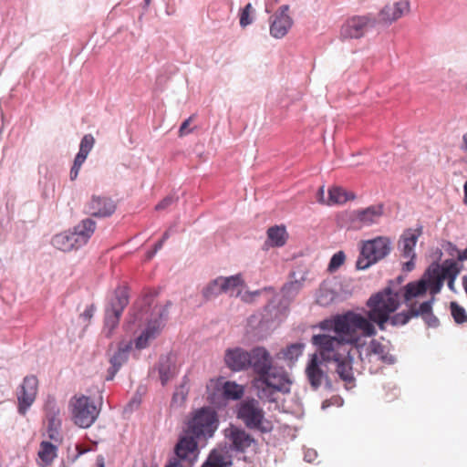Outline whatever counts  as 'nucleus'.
I'll return each mask as SVG.
<instances>
[{"instance_id":"nucleus-1","label":"nucleus","mask_w":467,"mask_h":467,"mask_svg":"<svg viewBox=\"0 0 467 467\" xmlns=\"http://www.w3.org/2000/svg\"><path fill=\"white\" fill-rule=\"evenodd\" d=\"M219 420L216 412L207 407L201 408L192 413L187 423V435L180 439L175 446V454L180 462L191 467L197 456L196 439L211 438L218 428Z\"/></svg>"},{"instance_id":"nucleus-2","label":"nucleus","mask_w":467,"mask_h":467,"mask_svg":"<svg viewBox=\"0 0 467 467\" xmlns=\"http://www.w3.org/2000/svg\"><path fill=\"white\" fill-rule=\"evenodd\" d=\"M150 300V298L145 299L143 304L135 306L130 315V324L138 323L141 326L146 323V328L135 340V347L138 349L147 348L149 343L157 337L169 314L171 302H167L164 306L151 309Z\"/></svg>"},{"instance_id":"nucleus-3","label":"nucleus","mask_w":467,"mask_h":467,"mask_svg":"<svg viewBox=\"0 0 467 467\" xmlns=\"http://www.w3.org/2000/svg\"><path fill=\"white\" fill-rule=\"evenodd\" d=\"M363 336L360 332H350L349 335L330 336L327 334L314 335L312 343L317 347V356L324 362L339 360L348 357V345L358 347Z\"/></svg>"},{"instance_id":"nucleus-4","label":"nucleus","mask_w":467,"mask_h":467,"mask_svg":"<svg viewBox=\"0 0 467 467\" xmlns=\"http://www.w3.org/2000/svg\"><path fill=\"white\" fill-rule=\"evenodd\" d=\"M368 310L364 316L373 326L378 325L380 330L386 329L389 322V315L399 308V289L392 286L371 296L367 302Z\"/></svg>"},{"instance_id":"nucleus-5","label":"nucleus","mask_w":467,"mask_h":467,"mask_svg":"<svg viewBox=\"0 0 467 467\" xmlns=\"http://www.w3.org/2000/svg\"><path fill=\"white\" fill-rule=\"evenodd\" d=\"M320 328L334 331L336 335H349L350 332H360L364 337H370L377 334L375 326L363 315L353 311H348L335 316L332 319L322 321Z\"/></svg>"},{"instance_id":"nucleus-6","label":"nucleus","mask_w":467,"mask_h":467,"mask_svg":"<svg viewBox=\"0 0 467 467\" xmlns=\"http://www.w3.org/2000/svg\"><path fill=\"white\" fill-rule=\"evenodd\" d=\"M308 271L306 268H300L293 271L289 275V281L282 287L283 300L280 306H276L275 298H273L265 306V311L269 314V319H279L287 308L288 304L298 295L307 280ZM268 320V317H267Z\"/></svg>"},{"instance_id":"nucleus-7","label":"nucleus","mask_w":467,"mask_h":467,"mask_svg":"<svg viewBox=\"0 0 467 467\" xmlns=\"http://www.w3.org/2000/svg\"><path fill=\"white\" fill-rule=\"evenodd\" d=\"M443 282L444 276H441L440 265L432 264L420 280L405 285L404 301L408 303L412 298L424 295L428 289L431 296L435 297L441 292Z\"/></svg>"},{"instance_id":"nucleus-8","label":"nucleus","mask_w":467,"mask_h":467,"mask_svg":"<svg viewBox=\"0 0 467 467\" xmlns=\"http://www.w3.org/2000/svg\"><path fill=\"white\" fill-rule=\"evenodd\" d=\"M391 244V240L386 236H378L363 242L360 254L356 262L357 269L365 270L385 258L392 249Z\"/></svg>"},{"instance_id":"nucleus-9","label":"nucleus","mask_w":467,"mask_h":467,"mask_svg":"<svg viewBox=\"0 0 467 467\" xmlns=\"http://www.w3.org/2000/svg\"><path fill=\"white\" fill-rule=\"evenodd\" d=\"M291 380L287 373H273L271 377L254 379L253 386L257 390V396L261 400L274 402L276 400V393H289Z\"/></svg>"},{"instance_id":"nucleus-10","label":"nucleus","mask_w":467,"mask_h":467,"mask_svg":"<svg viewBox=\"0 0 467 467\" xmlns=\"http://www.w3.org/2000/svg\"><path fill=\"white\" fill-rule=\"evenodd\" d=\"M237 418L251 430H259L262 432L271 431V427L264 425L265 412L258 400L245 399L237 406Z\"/></svg>"},{"instance_id":"nucleus-11","label":"nucleus","mask_w":467,"mask_h":467,"mask_svg":"<svg viewBox=\"0 0 467 467\" xmlns=\"http://www.w3.org/2000/svg\"><path fill=\"white\" fill-rule=\"evenodd\" d=\"M256 375L255 379L271 377L272 374L286 373L284 368L274 365L273 358L264 347H254L250 350L249 368Z\"/></svg>"},{"instance_id":"nucleus-12","label":"nucleus","mask_w":467,"mask_h":467,"mask_svg":"<svg viewBox=\"0 0 467 467\" xmlns=\"http://www.w3.org/2000/svg\"><path fill=\"white\" fill-rule=\"evenodd\" d=\"M70 406L73 420L80 428L90 427L99 415V410L94 401L87 396L74 397L70 400Z\"/></svg>"},{"instance_id":"nucleus-13","label":"nucleus","mask_w":467,"mask_h":467,"mask_svg":"<svg viewBox=\"0 0 467 467\" xmlns=\"http://www.w3.org/2000/svg\"><path fill=\"white\" fill-rule=\"evenodd\" d=\"M377 24L378 20L373 14L354 16L342 25L340 36L343 39L360 38L373 29Z\"/></svg>"},{"instance_id":"nucleus-14","label":"nucleus","mask_w":467,"mask_h":467,"mask_svg":"<svg viewBox=\"0 0 467 467\" xmlns=\"http://www.w3.org/2000/svg\"><path fill=\"white\" fill-rule=\"evenodd\" d=\"M128 304L129 296L127 292L124 289L116 290L114 297L105 310L104 322L107 337H109L113 329L119 325L122 312Z\"/></svg>"},{"instance_id":"nucleus-15","label":"nucleus","mask_w":467,"mask_h":467,"mask_svg":"<svg viewBox=\"0 0 467 467\" xmlns=\"http://www.w3.org/2000/svg\"><path fill=\"white\" fill-rule=\"evenodd\" d=\"M306 375L314 390H317L321 386H324L327 390L333 389L332 381L327 373L326 362L320 360L317 354H313L309 359L306 368Z\"/></svg>"},{"instance_id":"nucleus-16","label":"nucleus","mask_w":467,"mask_h":467,"mask_svg":"<svg viewBox=\"0 0 467 467\" xmlns=\"http://www.w3.org/2000/svg\"><path fill=\"white\" fill-rule=\"evenodd\" d=\"M420 234V229L416 231L408 229L400 236L398 244V249L404 258H409V261L402 265V270L404 272H410L415 268V246Z\"/></svg>"},{"instance_id":"nucleus-17","label":"nucleus","mask_w":467,"mask_h":467,"mask_svg":"<svg viewBox=\"0 0 467 467\" xmlns=\"http://www.w3.org/2000/svg\"><path fill=\"white\" fill-rule=\"evenodd\" d=\"M46 419L47 421V437L55 441L61 442L62 437L60 434L61 419L60 409L54 398L48 397L45 403Z\"/></svg>"},{"instance_id":"nucleus-18","label":"nucleus","mask_w":467,"mask_h":467,"mask_svg":"<svg viewBox=\"0 0 467 467\" xmlns=\"http://www.w3.org/2000/svg\"><path fill=\"white\" fill-rule=\"evenodd\" d=\"M383 215V205H370L365 209L355 210L350 213V221L353 228L371 226L378 223Z\"/></svg>"},{"instance_id":"nucleus-19","label":"nucleus","mask_w":467,"mask_h":467,"mask_svg":"<svg viewBox=\"0 0 467 467\" xmlns=\"http://www.w3.org/2000/svg\"><path fill=\"white\" fill-rule=\"evenodd\" d=\"M38 380L36 377L26 376L21 385V389L17 393V411L21 415H26L28 409L34 403L37 393Z\"/></svg>"},{"instance_id":"nucleus-20","label":"nucleus","mask_w":467,"mask_h":467,"mask_svg":"<svg viewBox=\"0 0 467 467\" xmlns=\"http://www.w3.org/2000/svg\"><path fill=\"white\" fill-rule=\"evenodd\" d=\"M289 5H281L270 18V35L276 39L283 38L293 26V19L289 16Z\"/></svg>"},{"instance_id":"nucleus-21","label":"nucleus","mask_w":467,"mask_h":467,"mask_svg":"<svg viewBox=\"0 0 467 467\" xmlns=\"http://www.w3.org/2000/svg\"><path fill=\"white\" fill-rule=\"evenodd\" d=\"M225 437L230 441V448L239 452L245 451L254 443V439L249 433L233 425L225 430Z\"/></svg>"},{"instance_id":"nucleus-22","label":"nucleus","mask_w":467,"mask_h":467,"mask_svg":"<svg viewBox=\"0 0 467 467\" xmlns=\"http://www.w3.org/2000/svg\"><path fill=\"white\" fill-rule=\"evenodd\" d=\"M115 210V202L105 196H92L86 205V213L90 216L99 218L109 217Z\"/></svg>"},{"instance_id":"nucleus-23","label":"nucleus","mask_w":467,"mask_h":467,"mask_svg":"<svg viewBox=\"0 0 467 467\" xmlns=\"http://www.w3.org/2000/svg\"><path fill=\"white\" fill-rule=\"evenodd\" d=\"M131 348V341L120 342L118 345L117 350L109 358L110 367L108 369L107 380H112L120 368L128 361Z\"/></svg>"},{"instance_id":"nucleus-24","label":"nucleus","mask_w":467,"mask_h":467,"mask_svg":"<svg viewBox=\"0 0 467 467\" xmlns=\"http://www.w3.org/2000/svg\"><path fill=\"white\" fill-rule=\"evenodd\" d=\"M176 356L172 353L161 355L158 362V372L161 383L165 386L179 373Z\"/></svg>"},{"instance_id":"nucleus-25","label":"nucleus","mask_w":467,"mask_h":467,"mask_svg":"<svg viewBox=\"0 0 467 467\" xmlns=\"http://www.w3.org/2000/svg\"><path fill=\"white\" fill-rule=\"evenodd\" d=\"M250 351L242 348L227 349L224 356L226 366L233 371H241L249 368Z\"/></svg>"},{"instance_id":"nucleus-26","label":"nucleus","mask_w":467,"mask_h":467,"mask_svg":"<svg viewBox=\"0 0 467 467\" xmlns=\"http://www.w3.org/2000/svg\"><path fill=\"white\" fill-rule=\"evenodd\" d=\"M95 230L96 222L90 218H86L80 221L70 231L73 241L77 244L78 247L80 248L88 242Z\"/></svg>"},{"instance_id":"nucleus-27","label":"nucleus","mask_w":467,"mask_h":467,"mask_svg":"<svg viewBox=\"0 0 467 467\" xmlns=\"http://www.w3.org/2000/svg\"><path fill=\"white\" fill-rule=\"evenodd\" d=\"M409 10L410 3L408 1H400L392 5H387L379 13L378 23L391 24L405 13H408Z\"/></svg>"},{"instance_id":"nucleus-28","label":"nucleus","mask_w":467,"mask_h":467,"mask_svg":"<svg viewBox=\"0 0 467 467\" xmlns=\"http://www.w3.org/2000/svg\"><path fill=\"white\" fill-rule=\"evenodd\" d=\"M435 297L421 303L419 307L411 306V315L414 317H420L429 327L436 328L440 326L439 318L432 312V305Z\"/></svg>"},{"instance_id":"nucleus-29","label":"nucleus","mask_w":467,"mask_h":467,"mask_svg":"<svg viewBox=\"0 0 467 467\" xmlns=\"http://www.w3.org/2000/svg\"><path fill=\"white\" fill-rule=\"evenodd\" d=\"M370 353L378 356L379 359L388 365H393L396 362V357L390 353L389 347L383 345L376 339L369 343Z\"/></svg>"},{"instance_id":"nucleus-30","label":"nucleus","mask_w":467,"mask_h":467,"mask_svg":"<svg viewBox=\"0 0 467 467\" xmlns=\"http://www.w3.org/2000/svg\"><path fill=\"white\" fill-rule=\"evenodd\" d=\"M441 266V276H444V280L448 279V287L451 291L455 292L454 282L458 275L461 272V268L458 264L451 260H445Z\"/></svg>"},{"instance_id":"nucleus-31","label":"nucleus","mask_w":467,"mask_h":467,"mask_svg":"<svg viewBox=\"0 0 467 467\" xmlns=\"http://www.w3.org/2000/svg\"><path fill=\"white\" fill-rule=\"evenodd\" d=\"M37 454L41 461L40 466H49L57 456V446L50 441H43L40 442Z\"/></svg>"},{"instance_id":"nucleus-32","label":"nucleus","mask_w":467,"mask_h":467,"mask_svg":"<svg viewBox=\"0 0 467 467\" xmlns=\"http://www.w3.org/2000/svg\"><path fill=\"white\" fill-rule=\"evenodd\" d=\"M356 195L348 192L342 187L333 186L328 190V199L327 200V205L343 204L349 200H354Z\"/></svg>"},{"instance_id":"nucleus-33","label":"nucleus","mask_w":467,"mask_h":467,"mask_svg":"<svg viewBox=\"0 0 467 467\" xmlns=\"http://www.w3.org/2000/svg\"><path fill=\"white\" fill-rule=\"evenodd\" d=\"M352 357L350 356V351H348V357L344 358H339V360H333V362L337 363L336 371L339 378L347 382L351 383L354 380L353 371H352Z\"/></svg>"},{"instance_id":"nucleus-34","label":"nucleus","mask_w":467,"mask_h":467,"mask_svg":"<svg viewBox=\"0 0 467 467\" xmlns=\"http://www.w3.org/2000/svg\"><path fill=\"white\" fill-rule=\"evenodd\" d=\"M52 244L55 248L64 252L78 249L77 244L73 241L70 230L56 234L52 238Z\"/></svg>"},{"instance_id":"nucleus-35","label":"nucleus","mask_w":467,"mask_h":467,"mask_svg":"<svg viewBox=\"0 0 467 467\" xmlns=\"http://www.w3.org/2000/svg\"><path fill=\"white\" fill-rule=\"evenodd\" d=\"M231 463L229 456L224 451L213 450L202 467H227Z\"/></svg>"},{"instance_id":"nucleus-36","label":"nucleus","mask_w":467,"mask_h":467,"mask_svg":"<svg viewBox=\"0 0 467 467\" xmlns=\"http://www.w3.org/2000/svg\"><path fill=\"white\" fill-rule=\"evenodd\" d=\"M188 384L189 379L185 375L182 378V383L175 389L173 392L171 398L172 406L181 407L184 403L189 393Z\"/></svg>"},{"instance_id":"nucleus-37","label":"nucleus","mask_w":467,"mask_h":467,"mask_svg":"<svg viewBox=\"0 0 467 467\" xmlns=\"http://www.w3.org/2000/svg\"><path fill=\"white\" fill-rule=\"evenodd\" d=\"M244 393V386L234 381H226L223 386V394L228 400H239Z\"/></svg>"},{"instance_id":"nucleus-38","label":"nucleus","mask_w":467,"mask_h":467,"mask_svg":"<svg viewBox=\"0 0 467 467\" xmlns=\"http://www.w3.org/2000/svg\"><path fill=\"white\" fill-rule=\"evenodd\" d=\"M337 297V294L336 291L330 288L327 285H323L318 290L317 303L322 306H327L332 304Z\"/></svg>"},{"instance_id":"nucleus-39","label":"nucleus","mask_w":467,"mask_h":467,"mask_svg":"<svg viewBox=\"0 0 467 467\" xmlns=\"http://www.w3.org/2000/svg\"><path fill=\"white\" fill-rule=\"evenodd\" d=\"M221 287L223 293L233 295L234 291L243 285L241 275H234L228 277L220 276Z\"/></svg>"},{"instance_id":"nucleus-40","label":"nucleus","mask_w":467,"mask_h":467,"mask_svg":"<svg viewBox=\"0 0 467 467\" xmlns=\"http://www.w3.org/2000/svg\"><path fill=\"white\" fill-rule=\"evenodd\" d=\"M267 236L275 246H282L285 244V228L284 226L270 227L267 231Z\"/></svg>"},{"instance_id":"nucleus-41","label":"nucleus","mask_w":467,"mask_h":467,"mask_svg":"<svg viewBox=\"0 0 467 467\" xmlns=\"http://www.w3.org/2000/svg\"><path fill=\"white\" fill-rule=\"evenodd\" d=\"M223 293V287H221L220 276L211 281L202 289V296L205 300H211Z\"/></svg>"},{"instance_id":"nucleus-42","label":"nucleus","mask_w":467,"mask_h":467,"mask_svg":"<svg viewBox=\"0 0 467 467\" xmlns=\"http://www.w3.org/2000/svg\"><path fill=\"white\" fill-rule=\"evenodd\" d=\"M304 345L300 343H295L283 349L282 354L285 359L293 361L298 358L302 355Z\"/></svg>"},{"instance_id":"nucleus-43","label":"nucleus","mask_w":467,"mask_h":467,"mask_svg":"<svg viewBox=\"0 0 467 467\" xmlns=\"http://www.w3.org/2000/svg\"><path fill=\"white\" fill-rule=\"evenodd\" d=\"M451 313L457 324H463L467 322V314L465 309L458 305L456 302H451Z\"/></svg>"},{"instance_id":"nucleus-44","label":"nucleus","mask_w":467,"mask_h":467,"mask_svg":"<svg viewBox=\"0 0 467 467\" xmlns=\"http://www.w3.org/2000/svg\"><path fill=\"white\" fill-rule=\"evenodd\" d=\"M414 317V316L411 315V307L407 312H400L397 313L394 316H389V323L396 327V326H402L407 324L410 318Z\"/></svg>"},{"instance_id":"nucleus-45","label":"nucleus","mask_w":467,"mask_h":467,"mask_svg":"<svg viewBox=\"0 0 467 467\" xmlns=\"http://www.w3.org/2000/svg\"><path fill=\"white\" fill-rule=\"evenodd\" d=\"M346 255L343 251H338L333 254L328 264L327 270L330 273L337 271L345 262Z\"/></svg>"},{"instance_id":"nucleus-46","label":"nucleus","mask_w":467,"mask_h":467,"mask_svg":"<svg viewBox=\"0 0 467 467\" xmlns=\"http://www.w3.org/2000/svg\"><path fill=\"white\" fill-rule=\"evenodd\" d=\"M95 143L94 137L91 134H86L80 141L78 152L88 156Z\"/></svg>"},{"instance_id":"nucleus-47","label":"nucleus","mask_w":467,"mask_h":467,"mask_svg":"<svg viewBox=\"0 0 467 467\" xmlns=\"http://www.w3.org/2000/svg\"><path fill=\"white\" fill-rule=\"evenodd\" d=\"M253 11L252 4L248 3L242 10L240 14V26L245 27L253 23V18L250 16V13Z\"/></svg>"},{"instance_id":"nucleus-48","label":"nucleus","mask_w":467,"mask_h":467,"mask_svg":"<svg viewBox=\"0 0 467 467\" xmlns=\"http://www.w3.org/2000/svg\"><path fill=\"white\" fill-rule=\"evenodd\" d=\"M178 201V197L173 194L166 196L163 200H161L155 207L157 211L165 210L174 202Z\"/></svg>"},{"instance_id":"nucleus-49","label":"nucleus","mask_w":467,"mask_h":467,"mask_svg":"<svg viewBox=\"0 0 467 467\" xmlns=\"http://www.w3.org/2000/svg\"><path fill=\"white\" fill-rule=\"evenodd\" d=\"M404 281V277L402 275H399L395 280H391L389 283L387 287L392 286L396 289H399V301L400 300L401 292H405V286L402 288L400 286L401 283Z\"/></svg>"},{"instance_id":"nucleus-50","label":"nucleus","mask_w":467,"mask_h":467,"mask_svg":"<svg viewBox=\"0 0 467 467\" xmlns=\"http://www.w3.org/2000/svg\"><path fill=\"white\" fill-rule=\"evenodd\" d=\"M193 119H194V115L190 116L187 119H185L182 123V125L180 127V130H179V136L180 137H183V136L189 134L192 131V130H189L188 128H189V126H190V124H191V122L192 121Z\"/></svg>"},{"instance_id":"nucleus-51","label":"nucleus","mask_w":467,"mask_h":467,"mask_svg":"<svg viewBox=\"0 0 467 467\" xmlns=\"http://www.w3.org/2000/svg\"><path fill=\"white\" fill-rule=\"evenodd\" d=\"M94 312L95 306L94 305H90L85 309V311L82 314H80L79 318H81L83 322L87 323L92 318Z\"/></svg>"},{"instance_id":"nucleus-52","label":"nucleus","mask_w":467,"mask_h":467,"mask_svg":"<svg viewBox=\"0 0 467 467\" xmlns=\"http://www.w3.org/2000/svg\"><path fill=\"white\" fill-rule=\"evenodd\" d=\"M88 156L82 154V152H78V154L75 157L73 166H76L78 168H81L82 164L85 162Z\"/></svg>"},{"instance_id":"nucleus-53","label":"nucleus","mask_w":467,"mask_h":467,"mask_svg":"<svg viewBox=\"0 0 467 467\" xmlns=\"http://www.w3.org/2000/svg\"><path fill=\"white\" fill-rule=\"evenodd\" d=\"M262 293V290H255L254 292H248L243 296V299L245 302H252L254 297L260 296Z\"/></svg>"},{"instance_id":"nucleus-54","label":"nucleus","mask_w":467,"mask_h":467,"mask_svg":"<svg viewBox=\"0 0 467 467\" xmlns=\"http://www.w3.org/2000/svg\"><path fill=\"white\" fill-rule=\"evenodd\" d=\"M317 451L312 449H308L304 455V459L307 462H312L317 458Z\"/></svg>"},{"instance_id":"nucleus-55","label":"nucleus","mask_w":467,"mask_h":467,"mask_svg":"<svg viewBox=\"0 0 467 467\" xmlns=\"http://www.w3.org/2000/svg\"><path fill=\"white\" fill-rule=\"evenodd\" d=\"M317 202L322 204H327V201L325 200V189L324 186H321L317 193Z\"/></svg>"},{"instance_id":"nucleus-56","label":"nucleus","mask_w":467,"mask_h":467,"mask_svg":"<svg viewBox=\"0 0 467 467\" xmlns=\"http://www.w3.org/2000/svg\"><path fill=\"white\" fill-rule=\"evenodd\" d=\"M165 467H186L177 459H171Z\"/></svg>"},{"instance_id":"nucleus-57","label":"nucleus","mask_w":467,"mask_h":467,"mask_svg":"<svg viewBox=\"0 0 467 467\" xmlns=\"http://www.w3.org/2000/svg\"><path fill=\"white\" fill-rule=\"evenodd\" d=\"M79 170H80V168H78L76 166L71 167L70 174H69L71 181H74L77 179V177L78 176Z\"/></svg>"},{"instance_id":"nucleus-58","label":"nucleus","mask_w":467,"mask_h":467,"mask_svg":"<svg viewBox=\"0 0 467 467\" xmlns=\"http://www.w3.org/2000/svg\"><path fill=\"white\" fill-rule=\"evenodd\" d=\"M461 150L467 152V132L462 136V142L460 146Z\"/></svg>"},{"instance_id":"nucleus-59","label":"nucleus","mask_w":467,"mask_h":467,"mask_svg":"<svg viewBox=\"0 0 467 467\" xmlns=\"http://www.w3.org/2000/svg\"><path fill=\"white\" fill-rule=\"evenodd\" d=\"M458 259L460 261H466L467 260V247L462 250V251H459L458 253Z\"/></svg>"},{"instance_id":"nucleus-60","label":"nucleus","mask_w":467,"mask_h":467,"mask_svg":"<svg viewBox=\"0 0 467 467\" xmlns=\"http://www.w3.org/2000/svg\"><path fill=\"white\" fill-rule=\"evenodd\" d=\"M163 244H164L163 240H160L159 242H157L153 248L155 250V252H158L159 250H161V247L163 246Z\"/></svg>"},{"instance_id":"nucleus-61","label":"nucleus","mask_w":467,"mask_h":467,"mask_svg":"<svg viewBox=\"0 0 467 467\" xmlns=\"http://www.w3.org/2000/svg\"><path fill=\"white\" fill-rule=\"evenodd\" d=\"M171 232V228L168 229L162 235L161 240H163V243L170 237Z\"/></svg>"},{"instance_id":"nucleus-62","label":"nucleus","mask_w":467,"mask_h":467,"mask_svg":"<svg viewBox=\"0 0 467 467\" xmlns=\"http://www.w3.org/2000/svg\"><path fill=\"white\" fill-rule=\"evenodd\" d=\"M463 191H464V199H463V201H464V203L467 204V181L464 183Z\"/></svg>"},{"instance_id":"nucleus-63","label":"nucleus","mask_w":467,"mask_h":467,"mask_svg":"<svg viewBox=\"0 0 467 467\" xmlns=\"http://www.w3.org/2000/svg\"><path fill=\"white\" fill-rule=\"evenodd\" d=\"M156 253H157V252H155V250H154V249H153L152 251L148 252V254H147V257H148V259L152 258V257L155 255V254H156Z\"/></svg>"},{"instance_id":"nucleus-64","label":"nucleus","mask_w":467,"mask_h":467,"mask_svg":"<svg viewBox=\"0 0 467 467\" xmlns=\"http://www.w3.org/2000/svg\"><path fill=\"white\" fill-rule=\"evenodd\" d=\"M150 2H151V0H144V5L149 6Z\"/></svg>"}]
</instances>
